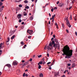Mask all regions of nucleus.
Masks as SVG:
<instances>
[{
    "instance_id": "1",
    "label": "nucleus",
    "mask_w": 77,
    "mask_h": 77,
    "mask_svg": "<svg viewBox=\"0 0 77 77\" xmlns=\"http://www.w3.org/2000/svg\"><path fill=\"white\" fill-rule=\"evenodd\" d=\"M67 45L66 46L64 47V49H63V54H62L63 56H65L66 55V56H65V58H68L69 59L71 56L72 55V52L73 51L72 50H69L70 48L69 47L67 46Z\"/></svg>"
},
{
    "instance_id": "2",
    "label": "nucleus",
    "mask_w": 77,
    "mask_h": 77,
    "mask_svg": "<svg viewBox=\"0 0 77 77\" xmlns=\"http://www.w3.org/2000/svg\"><path fill=\"white\" fill-rule=\"evenodd\" d=\"M66 24L70 28L71 27V26L70 24V23H69V20H67V21H66Z\"/></svg>"
},
{
    "instance_id": "3",
    "label": "nucleus",
    "mask_w": 77,
    "mask_h": 77,
    "mask_svg": "<svg viewBox=\"0 0 77 77\" xmlns=\"http://www.w3.org/2000/svg\"><path fill=\"white\" fill-rule=\"evenodd\" d=\"M27 33H29V34H30V35H32V34L33 33V31L28 29L27 31Z\"/></svg>"
},
{
    "instance_id": "4",
    "label": "nucleus",
    "mask_w": 77,
    "mask_h": 77,
    "mask_svg": "<svg viewBox=\"0 0 77 77\" xmlns=\"http://www.w3.org/2000/svg\"><path fill=\"white\" fill-rule=\"evenodd\" d=\"M17 17L18 19H21V14H19L17 15Z\"/></svg>"
},
{
    "instance_id": "5",
    "label": "nucleus",
    "mask_w": 77,
    "mask_h": 77,
    "mask_svg": "<svg viewBox=\"0 0 77 77\" xmlns=\"http://www.w3.org/2000/svg\"><path fill=\"white\" fill-rule=\"evenodd\" d=\"M12 64L13 65H17L18 63H17V61L14 60Z\"/></svg>"
},
{
    "instance_id": "6",
    "label": "nucleus",
    "mask_w": 77,
    "mask_h": 77,
    "mask_svg": "<svg viewBox=\"0 0 77 77\" xmlns=\"http://www.w3.org/2000/svg\"><path fill=\"white\" fill-rule=\"evenodd\" d=\"M72 2L70 3V4H71V5H73V4H74V3H75V2H77V0H71V1H72Z\"/></svg>"
},
{
    "instance_id": "7",
    "label": "nucleus",
    "mask_w": 77,
    "mask_h": 77,
    "mask_svg": "<svg viewBox=\"0 0 77 77\" xmlns=\"http://www.w3.org/2000/svg\"><path fill=\"white\" fill-rule=\"evenodd\" d=\"M6 66H7L8 68H10L11 66L9 64H7L5 65V66L4 67V68L6 67Z\"/></svg>"
},
{
    "instance_id": "8",
    "label": "nucleus",
    "mask_w": 77,
    "mask_h": 77,
    "mask_svg": "<svg viewBox=\"0 0 77 77\" xmlns=\"http://www.w3.org/2000/svg\"><path fill=\"white\" fill-rule=\"evenodd\" d=\"M29 63V61H27L26 63H25L23 65V66H26V65L28 64Z\"/></svg>"
},
{
    "instance_id": "9",
    "label": "nucleus",
    "mask_w": 77,
    "mask_h": 77,
    "mask_svg": "<svg viewBox=\"0 0 77 77\" xmlns=\"http://www.w3.org/2000/svg\"><path fill=\"white\" fill-rule=\"evenodd\" d=\"M48 50H51L53 48H50V46H48V48H47Z\"/></svg>"
},
{
    "instance_id": "10",
    "label": "nucleus",
    "mask_w": 77,
    "mask_h": 77,
    "mask_svg": "<svg viewBox=\"0 0 77 77\" xmlns=\"http://www.w3.org/2000/svg\"><path fill=\"white\" fill-rule=\"evenodd\" d=\"M75 63H73L72 65V66L71 67V68H74V67H75Z\"/></svg>"
},
{
    "instance_id": "11",
    "label": "nucleus",
    "mask_w": 77,
    "mask_h": 77,
    "mask_svg": "<svg viewBox=\"0 0 77 77\" xmlns=\"http://www.w3.org/2000/svg\"><path fill=\"white\" fill-rule=\"evenodd\" d=\"M23 15H24V16H26V15H27V13H26V12H23Z\"/></svg>"
},
{
    "instance_id": "12",
    "label": "nucleus",
    "mask_w": 77,
    "mask_h": 77,
    "mask_svg": "<svg viewBox=\"0 0 77 77\" xmlns=\"http://www.w3.org/2000/svg\"><path fill=\"white\" fill-rule=\"evenodd\" d=\"M9 41H10V38L8 37L7 38V40L6 41V42H9Z\"/></svg>"
},
{
    "instance_id": "13",
    "label": "nucleus",
    "mask_w": 77,
    "mask_h": 77,
    "mask_svg": "<svg viewBox=\"0 0 77 77\" xmlns=\"http://www.w3.org/2000/svg\"><path fill=\"white\" fill-rule=\"evenodd\" d=\"M24 3H25V4H27V3H29V1H28L27 0H25L24 1Z\"/></svg>"
},
{
    "instance_id": "14",
    "label": "nucleus",
    "mask_w": 77,
    "mask_h": 77,
    "mask_svg": "<svg viewBox=\"0 0 77 77\" xmlns=\"http://www.w3.org/2000/svg\"><path fill=\"white\" fill-rule=\"evenodd\" d=\"M49 46H51L52 48H53V45H51V42H50V43L49 44Z\"/></svg>"
},
{
    "instance_id": "15",
    "label": "nucleus",
    "mask_w": 77,
    "mask_h": 77,
    "mask_svg": "<svg viewBox=\"0 0 77 77\" xmlns=\"http://www.w3.org/2000/svg\"><path fill=\"white\" fill-rule=\"evenodd\" d=\"M38 69H41V66L40 64H38Z\"/></svg>"
},
{
    "instance_id": "16",
    "label": "nucleus",
    "mask_w": 77,
    "mask_h": 77,
    "mask_svg": "<svg viewBox=\"0 0 77 77\" xmlns=\"http://www.w3.org/2000/svg\"><path fill=\"white\" fill-rule=\"evenodd\" d=\"M39 64L40 65H42V61H40V62H39V63H38V64Z\"/></svg>"
},
{
    "instance_id": "17",
    "label": "nucleus",
    "mask_w": 77,
    "mask_h": 77,
    "mask_svg": "<svg viewBox=\"0 0 77 77\" xmlns=\"http://www.w3.org/2000/svg\"><path fill=\"white\" fill-rule=\"evenodd\" d=\"M39 76L40 77H43V74L42 73L40 74L39 75Z\"/></svg>"
},
{
    "instance_id": "18",
    "label": "nucleus",
    "mask_w": 77,
    "mask_h": 77,
    "mask_svg": "<svg viewBox=\"0 0 77 77\" xmlns=\"http://www.w3.org/2000/svg\"><path fill=\"white\" fill-rule=\"evenodd\" d=\"M14 38H15V35H13L12 37H11V39H13Z\"/></svg>"
},
{
    "instance_id": "19",
    "label": "nucleus",
    "mask_w": 77,
    "mask_h": 77,
    "mask_svg": "<svg viewBox=\"0 0 77 77\" xmlns=\"http://www.w3.org/2000/svg\"><path fill=\"white\" fill-rule=\"evenodd\" d=\"M77 17L76 16H75L74 17V19L75 20V21H76V20H77Z\"/></svg>"
},
{
    "instance_id": "20",
    "label": "nucleus",
    "mask_w": 77,
    "mask_h": 77,
    "mask_svg": "<svg viewBox=\"0 0 77 77\" xmlns=\"http://www.w3.org/2000/svg\"><path fill=\"white\" fill-rule=\"evenodd\" d=\"M59 6H60V7H62V6H63V4H60L59 5Z\"/></svg>"
},
{
    "instance_id": "21",
    "label": "nucleus",
    "mask_w": 77,
    "mask_h": 77,
    "mask_svg": "<svg viewBox=\"0 0 77 77\" xmlns=\"http://www.w3.org/2000/svg\"><path fill=\"white\" fill-rule=\"evenodd\" d=\"M53 47L54 48H55V47H56V43L54 44Z\"/></svg>"
},
{
    "instance_id": "22",
    "label": "nucleus",
    "mask_w": 77,
    "mask_h": 77,
    "mask_svg": "<svg viewBox=\"0 0 77 77\" xmlns=\"http://www.w3.org/2000/svg\"><path fill=\"white\" fill-rule=\"evenodd\" d=\"M33 18V17L31 16L30 17V20H32Z\"/></svg>"
},
{
    "instance_id": "23",
    "label": "nucleus",
    "mask_w": 77,
    "mask_h": 77,
    "mask_svg": "<svg viewBox=\"0 0 77 77\" xmlns=\"http://www.w3.org/2000/svg\"><path fill=\"white\" fill-rule=\"evenodd\" d=\"M51 43H52V44L53 45L54 44H55V43H55V42H54V41L53 40L52 41Z\"/></svg>"
},
{
    "instance_id": "24",
    "label": "nucleus",
    "mask_w": 77,
    "mask_h": 77,
    "mask_svg": "<svg viewBox=\"0 0 77 77\" xmlns=\"http://www.w3.org/2000/svg\"><path fill=\"white\" fill-rule=\"evenodd\" d=\"M26 9H29V6H26L25 7Z\"/></svg>"
},
{
    "instance_id": "25",
    "label": "nucleus",
    "mask_w": 77,
    "mask_h": 77,
    "mask_svg": "<svg viewBox=\"0 0 77 77\" xmlns=\"http://www.w3.org/2000/svg\"><path fill=\"white\" fill-rule=\"evenodd\" d=\"M56 47H60V45L59 44H57L56 45Z\"/></svg>"
},
{
    "instance_id": "26",
    "label": "nucleus",
    "mask_w": 77,
    "mask_h": 77,
    "mask_svg": "<svg viewBox=\"0 0 77 77\" xmlns=\"http://www.w3.org/2000/svg\"><path fill=\"white\" fill-rule=\"evenodd\" d=\"M66 4H68V3H69V0H67V1H66Z\"/></svg>"
},
{
    "instance_id": "27",
    "label": "nucleus",
    "mask_w": 77,
    "mask_h": 77,
    "mask_svg": "<svg viewBox=\"0 0 77 77\" xmlns=\"http://www.w3.org/2000/svg\"><path fill=\"white\" fill-rule=\"evenodd\" d=\"M56 16V14H54V15H53L52 16V19H53L54 18V17Z\"/></svg>"
},
{
    "instance_id": "28",
    "label": "nucleus",
    "mask_w": 77,
    "mask_h": 77,
    "mask_svg": "<svg viewBox=\"0 0 77 77\" xmlns=\"http://www.w3.org/2000/svg\"><path fill=\"white\" fill-rule=\"evenodd\" d=\"M21 45H24V42H20Z\"/></svg>"
},
{
    "instance_id": "29",
    "label": "nucleus",
    "mask_w": 77,
    "mask_h": 77,
    "mask_svg": "<svg viewBox=\"0 0 77 77\" xmlns=\"http://www.w3.org/2000/svg\"><path fill=\"white\" fill-rule=\"evenodd\" d=\"M19 6L20 7V8H22V7H23V6L21 4L19 5Z\"/></svg>"
},
{
    "instance_id": "30",
    "label": "nucleus",
    "mask_w": 77,
    "mask_h": 77,
    "mask_svg": "<svg viewBox=\"0 0 77 77\" xmlns=\"http://www.w3.org/2000/svg\"><path fill=\"white\" fill-rule=\"evenodd\" d=\"M42 57V55H41L38 56V58H40V57Z\"/></svg>"
},
{
    "instance_id": "31",
    "label": "nucleus",
    "mask_w": 77,
    "mask_h": 77,
    "mask_svg": "<svg viewBox=\"0 0 77 77\" xmlns=\"http://www.w3.org/2000/svg\"><path fill=\"white\" fill-rule=\"evenodd\" d=\"M3 10V8H1L0 9V12H2Z\"/></svg>"
},
{
    "instance_id": "32",
    "label": "nucleus",
    "mask_w": 77,
    "mask_h": 77,
    "mask_svg": "<svg viewBox=\"0 0 77 77\" xmlns=\"http://www.w3.org/2000/svg\"><path fill=\"white\" fill-rule=\"evenodd\" d=\"M53 63H54V61H53V62L51 63L50 66H52V65H53Z\"/></svg>"
},
{
    "instance_id": "33",
    "label": "nucleus",
    "mask_w": 77,
    "mask_h": 77,
    "mask_svg": "<svg viewBox=\"0 0 77 77\" xmlns=\"http://www.w3.org/2000/svg\"><path fill=\"white\" fill-rule=\"evenodd\" d=\"M23 77H25L26 76V73H24L23 74Z\"/></svg>"
},
{
    "instance_id": "34",
    "label": "nucleus",
    "mask_w": 77,
    "mask_h": 77,
    "mask_svg": "<svg viewBox=\"0 0 77 77\" xmlns=\"http://www.w3.org/2000/svg\"><path fill=\"white\" fill-rule=\"evenodd\" d=\"M55 26H57V27L58 29V25H57V23H55Z\"/></svg>"
},
{
    "instance_id": "35",
    "label": "nucleus",
    "mask_w": 77,
    "mask_h": 77,
    "mask_svg": "<svg viewBox=\"0 0 77 77\" xmlns=\"http://www.w3.org/2000/svg\"><path fill=\"white\" fill-rule=\"evenodd\" d=\"M0 6L3 5V3L2 2H0Z\"/></svg>"
},
{
    "instance_id": "36",
    "label": "nucleus",
    "mask_w": 77,
    "mask_h": 77,
    "mask_svg": "<svg viewBox=\"0 0 77 77\" xmlns=\"http://www.w3.org/2000/svg\"><path fill=\"white\" fill-rule=\"evenodd\" d=\"M70 19L71 20H72V15H70Z\"/></svg>"
},
{
    "instance_id": "37",
    "label": "nucleus",
    "mask_w": 77,
    "mask_h": 77,
    "mask_svg": "<svg viewBox=\"0 0 77 77\" xmlns=\"http://www.w3.org/2000/svg\"><path fill=\"white\" fill-rule=\"evenodd\" d=\"M68 17H67L66 18H65V20H66V21H67V20H68Z\"/></svg>"
},
{
    "instance_id": "38",
    "label": "nucleus",
    "mask_w": 77,
    "mask_h": 77,
    "mask_svg": "<svg viewBox=\"0 0 77 77\" xmlns=\"http://www.w3.org/2000/svg\"><path fill=\"white\" fill-rule=\"evenodd\" d=\"M21 21H22V20H21V19H19V21H18L19 23H21Z\"/></svg>"
},
{
    "instance_id": "39",
    "label": "nucleus",
    "mask_w": 77,
    "mask_h": 77,
    "mask_svg": "<svg viewBox=\"0 0 77 77\" xmlns=\"http://www.w3.org/2000/svg\"><path fill=\"white\" fill-rule=\"evenodd\" d=\"M54 10V8H52L51 9V11L52 12H53Z\"/></svg>"
},
{
    "instance_id": "40",
    "label": "nucleus",
    "mask_w": 77,
    "mask_h": 77,
    "mask_svg": "<svg viewBox=\"0 0 77 77\" xmlns=\"http://www.w3.org/2000/svg\"><path fill=\"white\" fill-rule=\"evenodd\" d=\"M47 45L45 46L44 48L45 50V49H47Z\"/></svg>"
},
{
    "instance_id": "41",
    "label": "nucleus",
    "mask_w": 77,
    "mask_h": 77,
    "mask_svg": "<svg viewBox=\"0 0 77 77\" xmlns=\"http://www.w3.org/2000/svg\"><path fill=\"white\" fill-rule=\"evenodd\" d=\"M51 63V62H49L47 63V65H49V64H50Z\"/></svg>"
},
{
    "instance_id": "42",
    "label": "nucleus",
    "mask_w": 77,
    "mask_h": 77,
    "mask_svg": "<svg viewBox=\"0 0 77 77\" xmlns=\"http://www.w3.org/2000/svg\"><path fill=\"white\" fill-rule=\"evenodd\" d=\"M29 61L30 62H31V61H32V58L30 59L29 60Z\"/></svg>"
},
{
    "instance_id": "43",
    "label": "nucleus",
    "mask_w": 77,
    "mask_h": 77,
    "mask_svg": "<svg viewBox=\"0 0 77 77\" xmlns=\"http://www.w3.org/2000/svg\"><path fill=\"white\" fill-rule=\"evenodd\" d=\"M66 32H67V33H69V31L68 29H66Z\"/></svg>"
},
{
    "instance_id": "44",
    "label": "nucleus",
    "mask_w": 77,
    "mask_h": 77,
    "mask_svg": "<svg viewBox=\"0 0 77 77\" xmlns=\"http://www.w3.org/2000/svg\"><path fill=\"white\" fill-rule=\"evenodd\" d=\"M28 38L29 39H30V38H31V36H29L28 37Z\"/></svg>"
},
{
    "instance_id": "45",
    "label": "nucleus",
    "mask_w": 77,
    "mask_h": 77,
    "mask_svg": "<svg viewBox=\"0 0 77 77\" xmlns=\"http://www.w3.org/2000/svg\"><path fill=\"white\" fill-rule=\"evenodd\" d=\"M53 36L54 38H56V36H55V35H53Z\"/></svg>"
},
{
    "instance_id": "46",
    "label": "nucleus",
    "mask_w": 77,
    "mask_h": 77,
    "mask_svg": "<svg viewBox=\"0 0 77 77\" xmlns=\"http://www.w3.org/2000/svg\"><path fill=\"white\" fill-rule=\"evenodd\" d=\"M54 9L55 10H56V9H57V8L56 7H55L54 8Z\"/></svg>"
},
{
    "instance_id": "47",
    "label": "nucleus",
    "mask_w": 77,
    "mask_h": 77,
    "mask_svg": "<svg viewBox=\"0 0 77 77\" xmlns=\"http://www.w3.org/2000/svg\"><path fill=\"white\" fill-rule=\"evenodd\" d=\"M72 8V6L70 7L69 8V10L71 9V8Z\"/></svg>"
},
{
    "instance_id": "48",
    "label": "nucleus",
    "mask_w": 77,
    "mask_h": 77,
    "mask_svg": "<svg viewBox=\"0 0 77 77\" xmlns=\"http://www.w3.org/2000/svg\"><path fill=\"white\" fill-rule=\"evenodd\" d=\"M68 66H71V64L70 63H68Z\"/></svg>"
},
{
    "instance_id": "49",
    "label": "nucleus",
    "mask_w": 77,
    "mask_h": 77,
    "mask_svg": "<svg viewBox=\"0 0 77 77\" xmlns=\"http://www.w3.org/2000/svg\"><path fill=\"white\" fill-rule=\"evenodd\" d=\"M62 26L63 28H64V25L62 23Z\"/></svg>"
},
{
    "instance_id": "50",
    "label": "nucleus",
    "mask_w": 77,
    "mask_h": 77,
    "mask_svg": "<svg viewBox=\"0 0 77 77\" xmlns=\"http://www.w3.org/2000/svg\"><path fill=\"white\" fill-rule=\"evenodd\" d=\"M49 54H47V56L48 57H49Z\"/></svg>"
},
{
    "instance_id": "51",
    "label": "nucleus",
    "mask_w": 77,
    "mask_h": 77,
    "mask_svg": "<svg viewBox=\"0 0 77 77\" xmlns=\"http://www.w3.org/2000/svg\"><path fill=\"white\" fill-rule=\"evenodd\" d=\"M37 1H38V0H35V3H36Z\"/></svg>"
},
{
    "instance_id": "52",
    "label": "nucleus",
    "mask_w": 77,
    "mask_h": 77,
    "mask_svg": "<svg viewBox=\"0 0 77 77\" xmlns=\"http://www.w3.org/2000/svg\"><path fill=\"white\" fill-rule=\"evenodd\" d=\"M21 24H22V25H23V24H24V22H22Z\"/></svg>"
},
{
    "instance_id": "53",
    "label": "nucleus",
    "mask_w": 77,
    "mask_h": 77,
    "mask_svg": "<svg viewBox=\"0 0 77 77\" xmlns=\"http://www.w3.org/2000/svg\"><path fill=\"white\" fill-rule=\"evenodd\" d=\"M2 43H1L0 44V47H2Z\"/></svg>"
},
{
    "instance_id": "54",
    "label": "nucleus",
    "mask_w": 77,
    "mask_h": 77,
    "mask_svg": "<svg viewBox=\"0 0 77 77\" xmlns=\"http://www.w3.org/2000/svg\"><path fill=\"white\" fill-rule=\"evenodd\" d=\"M59 1H58L57 2V5H58V4H59Z\"/></svg>"
},
{
    "instance_id": "55",
    "label": "nucleus",
    "mask_w": 77,
    "mask_h": 77,
    "mask_svg": "<svg viewBox=\"0 0 77 77\" xmlns=\"http://www.w3.org/2000/svg\"><path fill=\"white\" fill-rule=\"evenodd\" d=\"M2 72H0V76L2 75Z\"/></svg>"
},
{
    "instance_id": "56",
    "label": "nucleus",
    "mask_w": 77,
    "mask_h": 77,
    "mask_svg": "<svg viewBox=\"0 0 77 77\" xmlns=\"http://www.w3.org/2000/svg\"><path fill=\"white\" fill-rule=\"evenodd\" d=\"M45 57H44L42 59V60H43V61H44V59H45Z\"/></svg>"
},
{
    "instance_id": "57",
    "label": "nucleus",
    "mask_w": 77,
    "mask_h": 77,
    "mask_svg": "<svg viewBox=\"0 0 77 77\" xmlns=\"http://www.w3.org/2000/svg\"><path fill=\"white\" fill-rule=\"evenodd\" d=\"M75 35H76V36H77V32H75Z\"/></svg>"
},
{
    "instance_id": "58",
    "label": "nucleus",
    "mask_w": 77,
    "mask_h": 77,
    "mask_svg": "<svg viewBox=\"0 0 77 77\" xmlns=\"http://www.w3.org/2000/svg\"><path fill=\"white\" fill-rule=\"evenodd\" d=\"M53 39H54V38H52L51 39V41H53Z\"/></svg>"
},
{
    "instance_id": "59",
    "label": "nucleus",
    "mask_w": 77,
    "mask_h": 77,
    "mask_svg": "<svg viewBox=\"0 0 77 77\" xmlns=\"http://www.w3.org/2000/svg\"><path fill=\"white\" fill-rule=\"evenodd\" d=\"M24 62H25V60H23L22 61V63H23Z\"/></svg>"
},
{
    "instance_id": "60",
    "label": "nucleus",
    "mask_w": 77,
    "mask_h": 77,
    "mask_svg": "<svg viewBox=\"0 0 77 77\" xmlns=\"http://www.w3.org/2000/svg\"><path fill=\"white\" fill-rule=\"evenodd\" d=\"M21 0H19V1H18V2H21Z\"/></svg>"
},
{
    "instance_id": "61",
    "label": "nucleus",
    "mask_w": 77,
    "mask_h": 77,
    "mask_svg": "<svg viewBox=\"0 0 77 77\" xmlns=\"http://www.w3.org/2000/svg\"><path fill=\"white\" fill-rule=\"evenodd\" d=\"M27 71H28V69H26V70H25V72H27Z\"/></svg>"
},
{
    "instance_id": "62",
    "label": "nucleus",
    "mask_w": 77,
    "mask_h": 77,
    "mask_svg": "<svg viewBox=\"0 0 77 77\" xmlns=\"http://www.w3.org/2000/svg\"><path fill=\"white\" fill-rule=\"evenodd\" d=\"M49 69H51V67H49Z\"/></svg>"
},
{
    "instance_id": "63",
    "label": "nucleus",
    "mask_w": 77,
    "mask_h": 77,
    "mask_svg": "<svg viewBox=\"0 0 77 77\" xmlns=\"http://www.w3.org/2000/svg\"><path fill=\"white\" fill-rule=\"evenodd\" d=\"M49 15L50 17H51V14H50V13H49Z\"/></svg>"
},
{
    "instance_id": "64",
    "label": "nucleus",
    "mask_w": 77,
    "mask_h": 77,
    "mask_svg": "<svg viewBox=\"0 0 77 77\" xmlns=\"http://www.w3.org/2000/svg\"><path fill=\"white\" fill-rule=\"evenodd\" d=\"M65 75H63L62 76V77H65Z\"/></svg>"
}]
</instances>
